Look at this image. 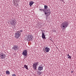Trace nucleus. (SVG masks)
Listing matches in <instances>:
<instances>
[{
  "label": "nucleus",
  "instance_id": "obj_7",
  "mask_svg": "<svg viewBox=\"0 0 76 76\" xmlns=\"http://www.w3.org/2000/svg\"><path fill=\"white\" fill-rule=\"evenodd\" d=\"M12 49L14 51H17L19 49V47L17 45H14L13 46Z\"/></svg>",
  "mask_w": 76,
  "mask_h": 76
},
{
  "label": "nucleus",
  "instance_id": "obj_3",
  "mask_svg": "<svg viewBox=\"0 0 76 76\" xmlns=\"http://www.w3.org/2000/svg\"><path fill=\"white\" fill-rule=\"evenodd\" d=\"M16 23V21L15 20H12L10 21V24L11 26H14Z\"/></svg>",
  "mask_w": 76,
  "mask_h": 76
},
{
  "label": "nucleus",
  "instance_id": "obj_17",
  "mask_svg": "<svg viewBox=\"0 0 76 76\" xmlns=\"http://www.w3.org/2000/svg\"><path fill=\"white\" fill-rule=\"evenodd\" d=\"M10 72L9 71H6V74L7 75H10Z\"/></svg>",
  "mask_w": 76,
  "mask_h": 76
},
{
  "label": "nucleus",
  "instance_id": "obj_14",
  "mask_svg": "<svg viewBox=\"0 0 76 76\" xmlns=\"http://www.w3.org/2000/svg\"><path fill=\"white\" fill-rule=\"evenodd\" d=\"M16 0H14V4L15 5V6H18V4H17L16 5Z\"/></svg>",
  "mask_w": 76,
  "mask_h": 76
},
{
  "label": "nucleus",
  "instance_id": "obj_9",
  "mask_svg": "<svg viewBox=\"0 0 76 76\" xmlns=\"http://www.w3.org/2000/svg\"><path fill=\"white\" fill-rule=\"evenodd\" d=\"M0 58L1 59H3V58H4L6 57V55L5 54H3V53H1L0 54Z\"/></svg>",
  "mask_w": 76,
  "mask_h": 76
},
{
  "label": "nucleus",
  "instance_id": "obj_4",
  "mask_svg": "<svg viewBox=\"0 0 76 76\" xmlns=\"http://www.w3.org/2000/svg\"><path fill=\"white\" fill-rule=\"evenodd\" d=\"M32 35H28L26 39L27 41H31L32 40Z\"/></svg>",
  "mask_w": 76,
  "mask_h": 76
},
{
  "label": "nucleus",
  "instance_id": "obj_15",
  "mask_svg": "<svg viewBox=\"0 0 76 76\" xmlns=\"http://www.w3.org/2000/svg\"><path fill=\"white\" fill-rule=\"evenodd\" d=\"M34 2L31 1V2H30L29 3V5L30 6H31L33 4H34Z\"/></svg>",
  "mask_w": 76,
  "mask_h": 76
},
{
  "label": "nucleus",
  "instance_id": "obj_20",
  "mask_svg": "<svg viewBox=\"0 0 76 76\" xmlns=\"http://www.w3.org/2000/svg\"><path fill=\"white\" fill-rule=\"evenodd\" d=\"M20 32H23V30H20Z\"/></svg>",
  "mask_w": 76,
  "mask_h": 76
},
{
  "label": "nucleus",
  "instance_id": "obj_13",
  "mask_svg": "<svg viewBox=\"0 0 76 76\" xmlns=\"http://www.w3.org/2000/svg\"><path fill=\"white\" fill-rule=\"evenodd\" d=\"M24 67L25 69H26L27 70H29V69H28V66L27 65H25L24 66Z\"/></svg>",
  "mask_w": 76,
  "mask_h": 76
},
{
  "label": "nucleus",
  "instance_id": "obj_10",
  "mask_svg": "<svg viewBox=\"0 0 76 76\" xmlns=\"http://www.w3.org/2000/svg\"><path fill=\"white\" fill-rule=\"evenodd\" d=\"M45 14L46 15V16H48L50 15V10H47V12H45Z\"/></svg>",
  "mask_w": 76,
  "mask_h": 76
},
{
  "label": "nucleus",
  "instance_id": "obj_2",
  "mask_svg": "<svg viewBox=\"0 0 76 76\" xmlns=\"http://www.w3.org/2000/svg\"><path fill=\"white\" fill-rule=\"evenodd\" d=\"M22 54L23 56H24L25 58H26L27 57V56H28V51H27V50H23Z\"/></svg>",
  "mask_w": 76,
  "mask_h": 76
},
{
  "label": "nucleus",
  "instance_id": "obj_8",
  "mask_svg": "<svg viewBox=\"0 0 76 76\" xmlns=\"http://www.w3.org/2000/svg\"><path fill=\"white\" fill-rule=\"evenodd\" d=\"M50 50V48H48V47H46L45 49V50H44V51L45 53H48Z\"/></svg>",
  "mask_w": 76,
  "mask_h": 76
},
{
  "label": "nucleus",
  "instance_id": "obj_19",
  "mask_svg": "<svg viewBox=\"0 0 76 76\" xmlns=\"http://www.w3.org/2000/svg\"><path fill=\"white\" fill-rule=\"evenodd\" d=\"M39 10L40 11H43V12H44V9H39Z\"/></svg>",
  "mask_w": 76,
  "mask_h": 76
},
{
  "label": "nucleus",
  "instance_id": "obj_11",
  "mask_svg": "<svg viewBox=\"0 0 76 76\" xmlns=\"http://www.w3.org/2000/svg\"><path fill=\"white\" fill-rule=\"evenodd\" d=\"M42 37L43 39H46V38H45V35L44 34V32H42Z\"/></svg>",
  "mask_w": 76,
  "mask_h": 76
},
{
  "label": "nucleus",
  "instance_id": "obj_12",
  "mask_svg": "<svg viewBox=\"0 0 76 76\" xmlns=\"http://www.w3.org/2000/svg\"><path fill=\"white\" fill-rule=\"evenodd\" d=\"M38 70H40V71L42 70H43V67L42 66H39L38 67Z\"/></svg>",
  "mask_w": 76,
  "mask_h": 76
},
{
  "label": "nucleus",
  "instance_id": "obj_5",
  "mask_svg": "<svg viewBox=\"0 0 76 76\" xmlns=\"http://www.w3.org/2000/svg\"><path fill=\"white\" fill-rule=\"evenodd\" d=\"M20 31H17V33L15 34V38H17V39H18L19 37H20Z\"/></svg>",
  "mask_w": 76,
  "mask_h": 76
},
{
  "label": "nucleus",
  "instance_id": "obj_23",
  "mask_svg": "<svg viewBox=\"0 0 76 76\" xmlns=\"http://www.w3.org/2000/svg\"><path fill=\"white\" fill-rule=\"evenodd\" d=\"M0 76H1V75H0Z\"/></svg>",
  "mask_w": 76,
  "mask_h": 76
},
{
  "label": "nucleus",
  "instance_id": "obj_16",
  "mask_svg": "<svg viewBox=\"0 0 76 76\" xmlns=\"http://www.w3.org/2000/svg\"><path fill=\"white\" fill-rule=\"evenodd\" d=\"M67 57L68 58H70V59L71 58H72V56H69V54L67 55Z\"/></svg>",
  "mask_w": 76,
  "mask_h": 76
},
{
  "label": "nucleus",
  "instance_id": "obj_1",
  "mask_svg": "<svg viewBox=\"0 0 76 76\" xmlns=\"http://www.w3.org/2000/svg\"><path fill=\"white\" fill-rule=\"evenodd\" d=\"M69 25V23H68V21H66L64 22H63V23L61 24V28L64 29H66Z\"/></svg>",
  "mask_w": 76,
  "mask_h": 76
},
{
  "label": "nucleus",
  "instance_id": "obj_6",
  "mask_svg": "<svg viewBox=\"0 0 76 76\" xmlns=\"http://www.w3.org/2000/svg\"><path fill=\"white\" fill-rule=\"evenodd\" d=\"M38 62H37L35 63H34L33 64V67L34 70H37V66L38 65Z\"/></svg>",
  "mask_w": 76,
  "mask_h": 76
},
{
  "label": "nucleus",
  "instance_id": "obj_21",
  "mask_svg": "<svg viewBox=\"0 0 76 76\" xmlns=\"http://www.w3.org/2000/svg\"><path fill=\"white\" fill-rule=\"evenodd\" d=\"M12 76H16V75L15 74H13Z\"/></svg>",
  "mask_w": 76,
  "mask_h": 76
},
{
  "label": "nucleus",
  "instance_id": "obj_18",
  "mask_svg": "<svg viewBox=\"0 0 76 76\" xmlns=\"http://www.w3.org/2000/svg\"><path fill=\"white\" fill-rule=\"evenodd\" d=\"M44 8L45 9H47L48 8V6L47 5H45L44 6Z\"/></svg>",
  "mask_w": 76,
  "mask_h": 76
},
{
  "label": "nucleus",
  "instance_id": "obj_22",
  "mask_svg": "<svg viewBox=\"0 0 76 76\" xmlns=\"http://www.w3.org/2000/svg\"><path fill=\"white\" fill-rule=\"evenodd\" d=\"M71 73H73V71H71Z\"/></svg>",
  "mask_w": 76,
  "mask_h": 76
}]
</instances>
